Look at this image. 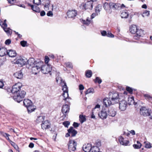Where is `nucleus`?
<instances>
[{"label": "nucleus", "mask_w": 152, "mask_h": 152, "mask_svg": "<svg viewBox=\"0 0 152 152\" xmlns=\"http://www.w3.org/2000/svg\"><path fill=\"white\" fill-rule=\"evenodd\" d=\"M128 104L129 105H131L132 104H134L135 105L136 104V103L134 101V98L133 97L128 98Z\"/></svg>", "instance_id": "28"}, {"label": "nucleus", "mask_w": 152, "mask_h": 152, "mask_svg": "<svg viewBox=\"0 0 152 152\" xmlns=\"http://www.w3.org/2000/svg\"><path fill=\"white\" fill-rule=\"evenodd\" d=\"M14 75L18 79H20L23 77V74L21 71H20L14 73Z\"/></svg>", "instance_id": "27"}, {"label": "nucleus", "mask_w": 152, "mask_h": 152, "mask_svg": "<svg viewBox=\"0 0 152 152\" xmlns=\"http://www.w3.org/2000/svg\"><path fill=\"white\" fill-rule=\"evenodd\" d=\"M129 143V141L128 140H124V141L122 143L121 145H127Z\"/></svg>", "instance_id": "52"}, {"label": "nucleus", "mask_w": 152, "mask_h": 152, "mask_svg": "<svg viewBox=\"0 0 152 152\" xmlns=\"http://www.w3.org/2000/svg\"><path fill=\"white\" fill-rule=\"evenodd\" d=\"M6 20H5L4 21V22H3L2 21L1 25V27H7V24L6 23Z\"/></svg>", "instance_id": "50"}, {"label": "nucleus", "mask_w": 152, "mask_h": 152, "mask_svg": "<svg viewBox=\"0 0 152 152\" xmlns=\"http://www.w3.org/2000/svg\"><path fill=\"white\" fill-rule=\"evenodd\" d=\"M119 108L121 111H124L126 109V102L125 100H123L122 101L119 100Z\"/></svg>", "instance_id": "12"}, {"label": "nucleus", "mask_w": 152, "mask_h": 152, "mask_svg": "<svg viewBox=\"0 0 152 152\" xmlns=\"http://www.w3.org/2000/svg\"><path fill=\"white\" fill-rule=\"evenodd\" d=\"M94 93V89L93 88H89L85 92V94H87L89 93Z\"/></svg>", "instance_id": "38"}, {"label": "nucleus", "mask_w": 152, "mask_h": 152, "mask_svg": "<svg viewBox=\"0 0 152 152\" xmlns=\"http://www.w3.org/2000/svg\"><path fill=\"white\" fill-rule=\"evenodd\" d=\"M92 114L91 116V118H95V116L94 114H95V113L94 111V110H92Z\"/></svg>", "instance_id": "61"}, {"label": "nucleus", "mask_w": 152, "mask_h": 152, "mask_svg": "<svg viewBox=\"0 0 152 152\" xmlns=\"http://www.w3.org/2000/svg\"><path fill=\"white\" fill-rule=\"evenodd\" d=\"M45 117L44 116H39L36 119L37 123L42 122L44 120Z\"/></svg>", "instance_id": "32"}, {"label": "nucleus", "mask_w": 152, "mask_h": 152, "mask_svg": "<svg viewBox=\"0 0 152 152\" xmlns=\"http://www.w3.org/2000/svg\"><path fill=\"white\" fill-rule=\"evenodd\" d=\"M33 1L34 3L37 5H39L41 4V0H33Z\"/></svg>", "instance_id": "44"}, {"label": "nucleus", "mask_w": 152, "mask_h": 152, "mask_svg": "<svg viewBox=\"0 0 152 152\" xmlns=\"http://www.w3.org/2000/svg\"><path fill=\"white\" fill-rule=\"evenodd\" d=\"M10 143L14 147V148L17 151H19V148L18 146L16 144H15L14 142L12 141H10Z\"/></svg>", "instance_id": "39"}, {"label": "nucleus", "mask_w": 152, "mask_h": 152, "mask_svg": "<svg viewBox=\"0 0 152 152\" xmlns=\"http://www.w3.org/2000/svg\"><path fill=\"white\" fill-rule=\"evenodd\" d=\"M11 42V40L10 39H7L5 42V44L7 45H10Z\"/></svg>", "instance_id": "60"}, {"label": "nucleus", "mask_w": 152, "mask_h": 152, "mask_svg": "<svg viewBox=\"0 0 152 152\" xmlns=\"http://www.w3.org/2000/svg\"><path fill=\"white\" fill-rule=\"evenodd\" d=\"M29 6L31 7V9L34 11L37 12H40L39 8L37 6L31 5L30 4H28Z\"/></svg>", "instance_id": "22"}, {"label": "nucleus", "mask_w": 152, "mask_h": 152, "mask_svg": "<svg viewBox=\"0 0 152 152\" xmlns=\"http://www.w3.org/2000/svg\"><path fill=\"white\" fill-rule=\"evenodd\" d=\"M77 142L74 140H69L68 144V149L72 151H75L76 149Z\"/></svg>", "instance_id": "6"}, {"label": "nucleus", "mask_w": 152, "mask_h": 152, "mask_svg": "<svg viewBox=\"0 0 152 152\" xmlns=\"http://www.w3.org/2000/svg\"><path fill=\"white\" fill-rule=\"evenodd\" d=\"M47 15L48 16H52L53 15V12L51 11H49L47 13Z\"/></svg>", "instance_id": "62"}, {"label": "nucleus", "mask_w": 152, "mask_h": 152, "mask_svg": "<svg viewBox=\"0 0 152 152\" xmlns=\"http://www.w3.org/2000/svg\"><path fill=\"white\" fill-rule=\"evenodd\" d=\"M41 62H38L36 63L35 65L32 67V71H35L37 72H38L41 71V68L42 66V64Z\"/></svg>", "instance_id": "11"}, {"label": "nucleus", "mask_w": 152, "mask_h": 152, "mask_svg": "<svg viewBox=\"0 0 152 152\" xmlns=\"http://www.w3.org/2000/svg\"><path fill=\"white\" fill-rule=\"evenodd\" d=\"M86 77L88 78H90L92 75V72L91 70H88L86 71L85 72Z\"/></svg>", "instance_id": "34"}, {"label": "nucleus", "mask_w": 152, "mask_h": 152, "mask_svg": "<svg viewBox=\"0 0 152 152\" xmlns=\"http://www.w3.org/2000/svg\"><path fill=\"white\" fill-rule=\"evenodd\" d=\"M26 44L27 42L26 41H22L20 42V44L23 47H25Z\"/></svg>", "instance_id": "53"}, {"label": "nucleus", "mask_w": 152, "mask_h": 152, "mask_svg": "<svg viewBox=\"0 0 152 152\" xmlns=\"http://www.w3.org/2000/svg\"><path fill=\"white\" fill-rule=\"evenodd\" d=\"M114 7V10H119L120 9V4H119L115 3Z\"/></svg>", "instance_id": "42"}, {"label": "nucleus", "mask_w": 152, "mask_h": 152, "mask_svg": "<svg viewBox=\"0 0 152 152\" xmlns=\"http://www.w3.org/2000/svg\"><path fill=\"white\" fill-rule=\"evenodd\" d=\"M99 148L96 146H94L91 147V152H98L99 151Z\"/></svg>", "instance_id": "36"}, {"label": "nucleus", "mask_w": 152, "mask_h": 152, "mask_svg": "<svg viewBox=\"0 0 152 152\" xmlns=\"http://www.w3.org/2000/svg\"><path fill=\"white\" fill-rule=\"evenodd\" d=\"M63 96L64 98V100H66V99L68 97V91L65 92L64 91L63 94Z\"/></svg>", "instance_id": "40"}, {"label": "nucleus", "mask_w": 152, "mask_h": 152, "mask_svg": "<svg viewBox=\"0 0 152 152\" xmlns=\"http://www.w3.org/2000/svg\"><path fill=\"white\" fill-rule=\"evenodd\" d=\"M51 66L49 64L44 65L41 68V71L44 74H46L50 72L52 70Z\"/></svg>", "instance_id": "4"}, {"label": "nucleus", "mask_w": 152, "mask_h": 152, "mask_svg": "<svg viewBox=\"0 0 152 152\" xmlns=\"http://www.w3.org/2000/svg\"><path fill=\"white\" fill-rule=\"evenodd\" d=\"M106 36L107 37H110L112 38L113 37H114V35L110 31L107 32V33Z\"/></svg>", "instance_id": "49"}, {"label": "nucleus", "mask_w": 152, "mask_h": 152, "mask_svg": "<svg viewBox=\"0 0 152 152\" xmlns=\"http://www.w3.org/2000/svg\"><path fill=\"white\" fill-rule=\"evenodd\" d=\"M103 104L106 107H108L112 104H114L111 101L110 98H105L103 99Z\"/></svg>", "instance_id": "13"}, {"label": "nucleus", "mask_w": 152, "mask_h": 152, "mask_svg": "<svg viewBox=\"0 0 152 152\" xmlns=\"http://www.w3.org/2000/svg\"><path fill=\"white\" fill-rule=\"evenodd\" d=\"M150 15V11L145 10L143 12L142 15L143 17L149 16Z\"/></svg>", "instance_id": "37"}, {"label": "nucleus", "mask_w": 152, "mask_h": 152, "mask_svg": "<svg viewBox=\"0 0 152 152\" xmlns=\"http://www.w3.org/2000/svg\"><path fill=\"white\" fill-rule=\"evenodd\" d=\"M96 82H97L99 84H100L102 82V80L98 77H96Z\"/></svg>", "instance_id": "56"}, {"label": "nucleus", "mask_w": 152, "mask_h": 152, "mask_svg": "<svg viewBox=\"0 0 152 152\" xmlns=\"http://www.w3.org/2000/svg\"><path fill=\"white\" fill-rule=\"evenodd\" d=\"M79 89L80 90H83L84 89V87L82 84H80L79 86Z\"/></svg>", "instance_id": "64"}, {"label": "nucleus", "mask_w": 152, "mask_h": 152, "mask_svg": "<svg viewBox=\"0 0 152 152\" xmlns=\"http://www.w3.org/2000/svg\"><path fill=\"white\" fill-rule=\"evenodd\" d=\"M63 124L66 127L68 128L70 124V122L69 121H65L63 122Z\"/></svg>", "instance_id": "45"}, {"label": "nucleus", "mask_w": 152, "mask_h": 152, "mask_svg": "<svg viewBox=\"0 0 152 152\" xmlns=\"http://www.w3.org/2000/svg\"><path fill=\"white\" fill-rule=\"evenodd\" d=\"M68 132L65 135V137H66L70 136L74 137L77 133V131L74 129L73 127L72 126H71L68 130Z\"/></svg>", "instance_id": "7"}, {"label": "nucleus", "mask_w": 152, "mask_h": 152, "mask_svg": "<svg viewBox=\"0 0 152 152\" xmlns=\"http://www.w3.org/2000/svg\"><path fill=\"white\" fill-rule=\"evenodd\" d=\"M141 144L138 145L134 144L133 145V147L135 149H139L141 148Z\"/></svg>", "instance_id": "47"}, {"label": "nucleus", "mask_w": 152, "mask_h": 152, "mask_svg": "<svg viewBox=\"0 0 152 152\" xmlns=\"http://www.w3.org/2000/svg\"><path fill=\"white\" fill-rule=\"evenodd\" d=\"M49 61V58L47 56H45V61L46 64H47L48 63Z\"/></svg>", "instance_id": "57"}, {"label": "nucleus", "mask_w": 152, "mask_h": 152, "mask_svg": "<svg viewBox=\"0 0 152 152\" xmlns=\"http://www.w3.org/2000/svg\"><path fill=\"white\" fill-rule=\"evenodd\" d=\"M89 18H87L86 20H82V23L84 24L88 25L91 22V20H89Z\"/></svg>", "instance_id": "35"}, {"label": "nucleus", "mask_w": 152, "mask_h": 152, "mask_svg": "<svg viewBox=\"0 0 152 152\" xmlns=\"http://www.w3.org/2000/svg\"><path fill=\"white\" fill-rule=\"evenodd\" d=\"M26 94V92L24 91H22L20 93L19 92L15 94L13 96V99L15 101L19 103L23 100Z\"/></svg>", "instance_id": "1"}, {"label": "nucleus", "mask_w": 152, "mask_h": 152, "mask_svg": "<svg viewBox=\"0 0 152 152\" xmlns=\"http://www.w3.org/2000/svg\"><path fill=\"white\" fill-rule=\"evenodd\" d=\"M109 7L108 4L107 3H105L104 5V8L105 10H107V7Z\"/></svg>", "instance_id": "59"}, {"label": "nucleus", "mask_w": 152, "mask_h": 152, "mask_svg": "<svg viewBox=\"0 0 152 152\" xmlns=\"http://www.w3.org/2000/svg\"><path fill=\"white\" fill-rule=\"evenodd\" d=\"M67 15L69 18H73L77 15V12L75 10H69L67 13Z\"/></svg>", "instance_id": "16"}, {"label": "nucleus", "mask_w": 152, "mask_h": 152, "mask_svg": "<svg viewBox=\"0 0 152 152\" xmlns=\"http://www.w3.org/2000/svg\"><path fill=\"white\" fill-rule=\"evenodd\" d=\"M69 107L68 105L66 104L62 106L61 111L65 117L66 116L67 114L69 112Z\"/></svg>", "instance_id": "14"}, {"label": "nucleus", "mask_w": 152, "mask_h": 152, "mask_svg": "<svg viewBox=\"0 0 152 152\" xmlns=\"http://www.w3.org/2000/svg\"><path fill=\"white\" fill-rule=\"evenodd\" d=\"M129 14L126 12L123 11L121 14V16L122 18H128Z\"/></svg>", "instance_id": "33"}, {"label": "nucleus", "mask_w": 152, "mask_h": 152, "mask_svg": "<svg viewBox=\"0 0 152 152\" xmlns=\"http://www.w3.org/2000/svg\"><path fill=\"white\" fill-rule=\"evenodd\" d=\"M91 145L88 144L87 146H86L83 148V150L85 152H91Z\"/></svg>", "instance_id": "29"}, {"label": "nucleus", "mask_w": 152, "mask_h": 152, "mask_svg": "<svg viewBox=\"0 0 152 152\" xmlns=\"http://www.w3.org/2000/svg\"><path fill=\"white\" fill-rule=\"evenodd\" d=\"M126 90L128 91L130 94H132L133 89L129 87H127L126 88Z\"/></svg>", "instance_id": "46"}, {"label": "nucleus", "mask_w": 152, "mask_h": 152, "mask_svg": "<svg viewBox=\"0 0 152 152\" xmlns=\"http://www.w3.org/2000/svg\"><path fill=\"white\" fill-rule=\"evenodd\" d=\"M79 120L80 123L82 124L86 120L85 116L82 115H80L79 116Z\"/></svg>", "instance_id": "30"}, {"label": "nucleus", "mask_w": 152, "mask_h": 152, "mask_svg": "<svg viewBox=\"0 0 152 152\" xmlns=\"http://www.w3.org/2000/svg\"><path fill=\"white\" fill-rule=\"evenodd\" d=\"M144 96L147 99H152V97L148 94H145L144 95Z\"/></svg>", "instance_id": "58"}, {"label": "nucleus", "mask_w": 152, "mask_h": 152, "mask_svg": "<svg viewBox=\"0 0 152 152\" xmlns=\"http://www.w3.org/2000/svg\"><path fill=\"white\" fill-rule=\"evenodd\" d=\"M102 6L101 5L99 4L96 7L95 10L96 13L97 14V15H98L100 11L102 9Z\"/></svg>", "instance_id": "31"}, {"label": "nucleus", "mask_w": 152, "mask_h": 152, "mask_svg": "<svg viewBox=\"0 0 152 152\" xmlns=\"http://www.w3.org/2000/svg\"><path fill=\"white\" fill-rule=\"evenodd\" d=\"M115 3L113 2H110L109 3L108 5L110 8L114 9Z\"/></svg>", "instance_id": "48"}, {"label": "nucleus", "mask_w": 152, "mask_h": 152, "mask_svg": "<svg viewBox=\"0 0 152 152\" xmlns=\"http://www.w3.org/2000/svg\"><path fill=\"white\" fill-rule=\"evenodd\" d=\"M109 94L110 98L111 99L113 103H118L120 99L119 98V95L117 93L110 92Z\"/></svg>", "instance_id": "2"}, {"label": "nucleus", "mask_w": 152, "mask_h": 152, "mask_svg": "<svg viewBox=\"0 0 152 152\" xmlns=\"http://www.w3.org/2000/svg\"><path fill=\"white\" fill-rule=\"evenodd\" d=\"M7 54L8 55L9 57H14L17 55V53L15 50L12 49L7 50Z\"/></svg>", "instance_id": "18"}, {"label": "nucleus", "mask_w": 152, "mask_h": 152, "mask_svg": "<svg viewBox=\"0 0 152 152\" xmlns=\"http://www.w3.org/2000/svg\"><path fill=\"white\" fill-rule=\"evenodd\" d=\"M10 135L8 134L5 133L4 134V136L5 137L6 139L10 141V142L11 140H10L9 136H10Z\"/></svg>", "instance_id": "51"}, {"label": "nucleus", "mask_w": 152, "mask_h": 152, "mask_svg": "<svg viewBox=\"0 0 152 152\" xmlns=\"http://www.w3.org/2000/svg\"><path fill=\"white\" fill-rule=\"evenodd\" d=\"M26 62V64H28L31 67L35 65L36 63H37L35 61L34 59L33 58H31L28 60H27Z\"/></svg>", "instance_id": "19"}, {"label": "nucleus", "mask_w": 152, "mask_h": 152, "mask_svg": "<svg viewBox=\"0 0 152 152\" xmlns=\"http://www.w3.org/2000/svg\"><path fill=\"white\" fill-rule=\"evenodd\" d=\"M145 147L146 148H150L151 147V144L149 143H147L145 144Z\"/></svg>", "instance_id": "55"}, {"label": "nucleus", "mask_w": 152, "mask_h": 152, "mask_svg": "<svg viewBox=\"0 0 152 152\" xmlns=\"http://www.w3.org/2000/svg\"><path fill=\"white\" fill-rule=\"evenodd\" d=\"M23 105L26 107H27L28 106L31 105L32 103V102L31 100L28 99H25L23 102Z\"/></svg>", "instance_id": "24"}, {"label": "nucleus", "mask_w": 152, "mask_h": 152, "mask_svg": "<svg viewBox=\"0 0 152 152\" xmlns=\"http://www.w3.org/2000/svg\"><path fill=\"white\" fill-rule=\"evenodd\" d=\"M26 108L28 113H30L34 111L36 109V107L33 105V103L31 105H30Z\"/></svg>", "instance_id": "25"}, {"label": "nucleus", "mask_w": 152, "mask_h": 152, "mask_svg": "<svg viewBox=\"0 0 152 152\" xmlns=\"http://www.w3.org/2000/svg\"><path fill=\"white\" fill-rule=\"evenodd\" d=\"M4 31L6 32L8 36L10 35L12 33V30L9 28L5 27H2Z\"/></svg>", "instance_id": "26"}, {"label": "nucleus", "mask_w": 152, "mask_h": 152, "mask_svg": "<svg viewBox=\"0 0 152 152\" xmlns=\"http://www.w3.org/2000/svg\"><path fill=\"white\" fill-rule=\"evenodd\" d=\"M22 87V84L20 83H18L14 85L11 90V92L14 94L20 92V90Z\"/></svg>", "instance_id": "5"}, {"label": "nucleus", "mask_w": 152, "mask_h": 152, "mask_svg": "<svg viewBox=\"0 0 152 152\" xmlns=\"http://www.w3.org/2000/svg\"><path fill=\"white\" fill-rule=\"evenodd\" d=\"M7 50L4 48H0V56L2 57L7 55Z\"/></svg>", "instance_id": "23"}, {"label": "nucleus", "mask_w": 152, "mask_h": 152, "mask_svg": "<svg viewBox=\"0 0 152 152\" xmlns=\"http://www.w3.org/2000/svg\"><path fill=\"white\" fill-rule=\"evenodd\" d=\"M149 109L145 107H142L140 109V114L144 116H148L149 115Z\"/></svg>", "instance_id": "10"}, {"label": "nucleus", "mask_w": 152, "mask_h": 152, "mask_svg": "<svg viewBox=\"0 0 152 152\" xmlns=\"http://www.w3.org/2000/svg\"><path fill=\"white\" fill-rule=\"evenodd\" d=\"M65 66L71 69L72 68V64L69 62H66L65 63Z\"/></svg>", "instance_id": "43"}, {"label": "nucleus", "mask_w": 152, "mask_h": 152, "mask_svg": "<svg viewBox=\"0 0 152 152\" xmlns=\"http://www.w3.org/2000/svg\"><path fill=\"white\" fill-rule=\"evenodd\" d=\"M27 59L25 58L20 57L16 61V63L19 66H22L26 64Z\"/></svg>", "instance_id": "9"}, {"label": "nucleus", "mask_w": 152, "mask_h": 152, "mask_svg": "<svg viewBox=\"0 0 152 152\" xmlns=\"http://www.w3.org/2000/svg\"><path fill=\"white\" fill-rule=\"evenodd\" d=\"M119 141L120 143L121 144L124 141V138L122 136L119 137Z\"/></svg>", "instance_id": "54"}, {"label": "nucleus", "mask_w": 152, "mask_h": 152, "mask_svg": "<svg viewBox=\"0 0 152 152\" xmlns=\"http://www.w3.org/2000/svg\"><path fill=\"white\" fill-rule=\"evenodd\" d=\"M137 30V26L135 25H132L130 28V31L133 34H135Z\"/></svg>", "instance_id": "21"}, {"label": "nucleus", "mask_w": 152, "mask_h": 152, "mask_svg": "<svg viewBox=\"0 0 152 152\" xmlns=\"http://www.w3.org/2000/svg\"><path fill=\"white\" fill-rule=\"evenodd\" d=\"M99 117L102 119H105L108 115L107 113L104 110H102L98 113Z\"/></svg>", "instance_id": "17"}, {"label": "nucleus", "mask_w": 152, "mask_h": 152, "mask_svg": "<svg viewBox=\"0 0 152 152\" xmlns=\"http://www.w3.org/2000/svg\"><path fill=\"white\" fill-rule=\"evenodd\" d=\"M144 35L143 31L141 29H138L133 36L134 39H138L140 37H142Z\"/></svg>", "instance_id": "8"}, {"label": "nucleus", "mask_w": 152, "mask_h": 152, "mask_svg": "<svg viewBox=\"0 0 152 152\" xmlns=\"http://www.w3.org/2000/svg\"><path fill=\"white\" fill-rule=\"evenodd\" d=\"M80 7H83L85 10L87 9L91 10L93 7V2L90 1L83 3L81 4Z\"/></svg>", "instance_id": "3"}, {"label": "nucleus", "mask_w": 152, "mask_h": 152, "mask_svg": "<svg viewBox=\"0 0 152 152\" xmlns=\"http://www.w3.org/2000/svg\"><path fill=\"white\" fill-rule=\"evenodd\" d=\"M101 34L102 36H105L107 35V32L106 31H101Z\"/></svg>", "instance_id": "63"}, {"label": "nucleus", "mask_w": 152, "mask_h": 152, "mask_svg": "<svg viewBox=\"0 0 152 152\" xmlns=\"http://www.w3.org/2000/svg\"><path fill=\"white\" fill-rule=\"evenodd\" d=\"M62 89L63 91V92H64V91H68V88L66 83H64V85L62 86Z\"/></svg>", "instance_id": "41"}, {"label": "nucleus", "mask_w": 152, "mask_h": 152, "mask_svg": "<svg viewBox=\"0 0 152 152\" xmlns=\"http://www.w3.org/2000/svg\"><path fill=\"white\" fill-rule=\"evenodd\" d=\"M42 128L43 129H46L50 128L48 121V120L43 122L41 124Z\"/></svg>", "instance_id": "20"}, {"label": "nucleus", "mask_w": 152, "mask_h": 152, "mask_svg": "<svg viewBox=\"0 0 152 152\" xmlns=\"http://www.w3.org/2000/svg\"><path fill=\"white\" fill-rule=\"evenodd\" d=\"M107 113L108 115L109 116L114 117L116 114V111L115 108L110 107L108 109Z\"/></svg>", "instance_id": "15"}]
</instances>
